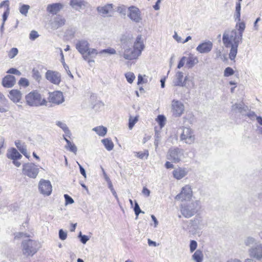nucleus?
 Returning <instances> with one entry per match:
<instances>
[{
  "instance_id": "f257e3e1",
  "label": "nucleus",
  "mask_w": 262,
  "mask_h": 262,
  "mask_svg": "<svg viewBox=\"0 0 262 262\" xmlns=\"http://www.w3.org/2000/svg\"><path fill=\"white\" fill-rule=\"evenodd\" d=\"M246 28L245 23L236 24V30L225 31L223 35V42L226 48H230L232 45L239 44L242 42L243 35Z\"/></svg>"
},
{
  "instance_id": "f03ea898",
  "label": "nucleus",
  "mask_w": 262,
  "mask_h": 262,
  "mask_svg": "<svg viewBox=\"0 0 262 262\" xmlns=\"http://www.w3.org/2000/svg\"><path fill=\"white\" fill-rule=\"evenodd\" d=\"M200 208V201L196 200L188 203L181 204L180 211L184 217L189 219L197 213Z\"/></svg>"
},
{
  "instance_id": "7ed1b4c3",
  "label": "nucleus",
  "mask_w": 262,
  "mask_h": 262,
  "mask_svg": "<svg viewBox=\"0 0 262 262\" xmlns=\"http://www.w3.org/2000/svg\"><path fill=\"white\" fill-rule=\"evenodd\" d=\"M25 99L26 103L30 106L46 105L47 103L46 99L42 98L40 94L37 91L30 92L26 96Z\"/></svg>"
},
{
  "instance_id": "20e7f679",
  "label": "nucleus",
  "mask_w": 262,
  "mask_h": 262,
  "mask_svg": "<svg viewBox=\"0 0 262 262\" xmlns=\"http://www.w3.org/2000/svg\"><path fill=\"white\" fill-rule=\"evenodd\" d=\"M21 245L23 254L26 256H33L40 248V244L37 241L32 239L24 241Z\"/></svg>"
},
{
  "instance_id": "39448f33",
  "label": "nucleus",
  "mask_w": 262,
  "mask_h": 262,
  "mask_svg": "<svg viewBox=\"0 0 262 262\" xmlns=\"http://www.w3.org/2000/svg\"><path fill=\"white\" fill-rule=\"evenodd\" d=\"M184 158V150L178 147L169 148L166 155V159L174 163H179Z\"/></svg>"
},
{
  "instance_id": "423d86ee",
  "label": "nucleus",
  "mask_w": 262,
  "mask_h": 262,
  "mask_svg": "<svg viewBox=\"0 0 262 262\" xmlns=\"http://www.w3.org/2000/svg\"><path fill=\"white\" fill-rule=\"evenodd\" d=\"M144 49V46L141 45V49H137V47H129L126 48L124 51H118V54L120 56H123L124 59L127 60H133L137 59L141 54L142 51Z\"/></svg>"
},
{
  "instance_id": "0eeeda50",
  "label": "nucleus",
  "mask_w": 262,
  "mask_h": 262,
  "mask_svg": "<svg viewBox=\"0 0 262 262\" xmlns=\"http://www.w3.org/2000/svg\"><path fill=\"white\" fill-rule=\"evenodd\" d=\"M23 173L30 178L35 179L39 172V168L33 163H27L23 164Z\"/></svg>"
},
{
  "instance_id": "6e6552de",
  "label": "nucleus",
  "mask_w": 262,
  "mask_h": 262,
  "mask_svg": "<svg viewBox=\"0 0 262 262\" xmlns=\"http://www.w3.org/2000/svg\"><path fill=\"white\" fill-rule=\"evenodd\" d=\"M248 253L251 258L258 261L262 259V243H258L256 245L252 246L248 249Z\"/></svg>"
},
{
  "instance_id": "1a4fd4ad",
  "label": "nucleus",
  "mask_w": 262,
  "mask_h": 262,
  "mask_svg": "<svg viewBox=\"0 0 262 262\" xmlns=\"http://www.w3.org/2000/svg\"><path fill=\"white\" fill-rule=\"evenodd\" d=\"M185 110L184 104L180 101L173 99L171 102V112L176 117H180Z\"/></svg>"
},
{
  "instance_id": "9d476101",
  "label": "nucleus",
  "mask_w": 262,
  "mask_h": 262,
  "mask_svg": "<svg viewBox=\"0 0 262 262\" xmlns=\"http://www.w3.org/2000/svg\"><path fill=\"white\" fill-rule=\"evenodd\" d=\"M128 17L136 23H140L142 19L141 12L140 9L136 6H132L128 8Z\"/></svg>"
},
{
  "instance_id": "9b49d317",
  "label": "nucleus",
  "mask_w": 262,
  "mask_h": 262,
  "mask_svg": "<svg viewBox=\"0 0 262 262\" xmlns=\"http://www.w3.org/2000/svg\"><path fill=\"white\" fill-rule=\"evenodd\" d=\"M45 77L51 83L56 85H59L61 82V74L57 71L48 70Z\"/></svg>"
},
{
  "instance_id": "f8f14e48",
  "label": "nucleus",
  "mask_w": 262,
  "mask_h": 262,
  "mask_svg": "<svg viewBox=\"0 0 262 262\" xmlns=\"http://www.w3.org/2000/svg\"><path fill=\"white\" fill-rule=\"evenodd\" d=\"M38 188L40 192L46 195H49L52 190V187L50 182L43 179H41L39 181Z\"/></svg>"
},
{
  "instance_id": "ddd939ff",
  "label": "nucleus",
  "mask_w": 262,
  "mask_h": 262,
  "mask_svg": "<svg viewBox=\"0 0 262 262\" xmlns=\"http://www.w3.org/2000/svg\"><path fill=\"white\" fill-rule=\"evenodd\" d=\"M66 19L60 15H57L50 21V25L51 28L53 30H57L66 24Z\"/></svg>"
},
{
  "instance_id": "4468645a",
  "label": "nucleus",
  "mask_w": 262,
  "mask_h": 262,
  "mask_svg": "<svg viewBox=\"0 0 262 262\" xmlns=\"http://www.w3.org/2000/svg\"><path fill=\"white\" fill-rule=\"evenodd\" d=\"M48 99L50 102L56 104H61L64 100L63 94L60 91H55L50 93Z\"/></svg>"
},
{
  "instance_id": "2eb2a0df",
  "label": "nucleus",
  "mask_w": 262,
  "mask_h": 262,
  "mask_svg": "<svg viewBox=\"0 0 262 262\" xmlns=\"http://www.w3.org/2000/svg\"><path fill=\"white\" fill-rule=\"evenodd\" d=\"M192 196V191L189 185H186L182 189L181 192L176 195V199L182 201L189 200Z\"/></svg>"
},
{
  "instance_id": "dca6fc26",
  "label": "nucleus",
  "mask_w": 262,
  "mask_h": 262,
  "mask_svg": "<svg viewBox=\"0 0 262 262\" xmlns=\"http://www.w3.org/2000/svg\"><path fill=\"white\" fill-rule=\"evenodd\" d=\"M89 47L90 43L85 39L78 40L75 45L76 49L82 55V57L87 52Z\"/></svg>"
},
{
  "instance_id": "f3484780",
  "label": "nucleus",
  "mask_w": 262,
  "mask_h": 262,
  "mask_svg": "<svg viewBox=\"0 0 262 262\" xmlns=\"http://www.w3.org/2000/svg\"><path fill=\"white\" fill-rule=\"evenodd\" d=\"M190 224L192 228L195 230L202 229L204 227L203 218L200 215H196L192 220L190 221Z\"/></svg>"
},
{
  "instance_id": "a211bd4d",
  "label": "nucleus",
  "mask_w": 262,
  "mask_h": 262,
  "mask_svg": "<svg viewBox=\"0 0 262 262\" xmlns=\"http://www.w3.org/2000/svg\"><path fill=\"white\" fill-rule=\"evenodd\" d=\"M121 47L124 50L132 47L133 36L130 34L122 35L120 38Z\"/></svg>"
},
{
  "instance_id": "6ab92c4d",
  "label": "nucleus",
  "mask_w": 262,
  "mask_h": 262,
  "mask_svg": "<svg viewBox=\"0 0 262 262\" xmlns=\"http://www.w3.org/2000/svg\"><path fill=\"white\" fill-rule=\"evenodd\" d=\"M70 5L73 9L80 11L88 7V3L84 0H71Z\"/></svg>"
},
{
  "instance_id": "aec40b11",
  "label": "nucleus",
  "mask_w": 262,
  "mask_h": 262,
  "mask_svg": "<svg viewBox=\"0 0 262 262\" xmlns=\"http://www.w3.org/2000/svg\"><path fill=\"white\" fill-rule=\"evenodd\" d=\"M16 83L15 77L11 75L5 76L2 79V85L5 88H10L13 87Z\"/></svg>"
},
{
  "instance_id": "412c9836",
  "label": "nucleus",
  "mask_w": 262,
  "mask_h": 262,
  "mask_svg": "<svg viewBox=\"0 0 262 262\" xmlns=\"http://www.w3.org/2000/svg\"><path fill=\"white\" fill-rule=\"evenodd\" d=\"M212 43L208 41L207 42H203L200 43L196 47V51L200 53H206L209 52L212 48Z\"/></svg>"
},
{
  "instance_id": "4be33fe9",
  "label": "nucleus",
  "mask_w": 262,
  "mask_h": 262,
  "mask_svg": "<svg viewBox=\"0 0 262 262\" xmlns=\"http://www.w3.org/2000/svg\"><path fill=\"white\" fill-rule=\"evenodd\" d=\"M232 111L235 113H238L242 115H245L248 110V107L243 102L239 103H236L232 105L231 107Z\"/></svg>"
},
{
  "instance_id": "5701e85b",
  "label": "nucleus",
  "mask_w": 262,
  "mask_h": 262,
  "mask_svg": "<svg viewBox=\"0 0 262 262\" xmlns=\"http://www.w3.org/2000/svg\"><path fill=\"white\" fill-rule=\"evenodd\" d=\"M113 6L112 4H108L102 7H98L97 10L102 15L111 16L109 14L113 12Z\"/></svg>"
},
{
  "instance_id": "b1692460",
  "label": "nucleus",
  "mask_w": 262,
  "mask_h": 262,
  "mask_svg": "<svg viewBox=\"0 0 262 262\" xmlns=\"http://www.w3.org/2000/svg\"><path fill=\"white\" fill-rule=\"evenodd\" d=\"M181 140L186 144H191L195 140L193 132H182L180 137Z\"/></svg>"
},
{
  "instance_id": "393cba45",
  "label": "nucleus",
  "mask_w": 262,
  "mask_h": 262,
  "mask_svg": "<svg viewBox=\"0 0 262 262\" xmlns=\"http://www.w3.org/2000/svg\"><path fill=\"white\" fill-rule=\"evenodd\" d=\"M188 173V170L186 168L178 167L175 169L172 174L173 177L177 180H180L185 177Z\"/></svg>"
},
{
  "instance_id": "a878e982",
  "label": "nucleus",
  "mask_w": 262,
  "mask_h": 262,
  "mask_svg": "<svg viewBox=\"0 0 262 262\" xmlns=\"http://www.w3.org/2000/svg\"><path fill=\"white\" fill-rule=\"evenodd\" d=\"M62 7L63 6L60 3H54L48 5L47 11L51 14H56Z\"/></svg>"
},
{
  "instance_id": "bb28decb",
  "label": "nucleus",
  "mask_w": 262,
  "mask_h": 262,
  "mask_svg": "<svg viewBox=\"0 0 262 262\" xmlns=\"http://www.w3.org/2000/svg\"><path fill=\"white\" fill-rule=\"evenodd\" d=\"M184 77L183 73L181 71H178L175 75V79L173 81L174 86H185V82H183Z\"/></svg>"
},
{
  "instance_id": "cd10ccee",
  "label": "nucleus",
  "mask_w": 262,
  "mask_h": 262,
  "mask_svg": "<svg viewBox=\"0 0 262 262\" xmlns=\"http://www.w3.org/2000/svg\"><path fill=\"white\" fill-rule=\"evenodd\" d=\"M9 97L14 102H18L21 98V93L17 90H12L9 92Z\"/></svg>"
},
{
  "instance_id": "c85d7f7f",
  "label": "nucleus",
  "mask_w": 262,
  "mask_h": 262,
  "mask_svg": "<svg viewBox=\"0 0 262 262\" xmlns=\"http://www.w3.org/2000/svg\"><path fill=\"white\" fill-rule=\"evenodd\" d=\"M241 4L239 2L236 3L235 6V11L234 14V18L235 21H236V24H240V23H245L244 21H241Z\"/></svg>"
},
{
  "instance_id": "c756f323",
  "label": "nucleus",
  "mask_w": 262,
  "mask_h": 262,
  "mask_svg": "<svg viewBox=\"0 0 262 262\" xmlns=\"http://www.w3.org/2000/svg\"><path fill=\"white\" fill-rule=\"evenodd\" d=\"M260 243L255 238L251 236H246L244 240V244L248 247L251 248L252 246L256 245L257 243Z\"/></svg>"
},
{
  "instance_id": "7c9ffc66",
  "label": "nucleus",
  "mask_w": 262,
  "mask_h": 262,
  "mask_svg": "<svg viewBox=\"0 0 262 262\" xmlns=\"http://www.w3.org/2000/svg\"><path fill=\"white\" fill-rule=\"evenodd\" d=\"M186 66L188 69H191L199 62L198 58L192 55H190L186 57Z\"/></svg>"
},
{
  "instance_id": "2f4dec72",
  "label": "nucleus",
  "mask_w": 262,
  "mask_h": 262,
  "mask_svg": "<svg viewBox=\"0 0 262 262\" xmlns=\"http://www.w3.org/2000/svg\"><path fill=\"white\" fill-rule=\"evenodd\" d=\"M7 157L8 158L13 160L20 159L22 156L15 148H13L8 151Z\"/></svg>"
},
{
  "instance_id": "473e14b6",
  "label": "nucleus",
  "mask_w": 262,
  "mask_h": 262,
  "mask_svg": "<svg viewBox=\"0 0 262 262\" xmlns=\"http://www.w3.org/2000/svg\"><path fill=\"white\" fill-rule=\"evenodd\" d=\"M239 46V44L236 45H232L230 48V51L229 54V57L231 60H234L236 56V54L237 53V48Z\"/></svg>"
},
{
  "instance_id": "72a5a7b5",
  "label": "nucleus",
  "mask_w": 262,
  "mask_h": 262,
  "mask_svg": "<svg viewBox=\"0 0 262 262\" xmlns=\"http://www.w3.org/2000/svg\"><path fill=\"white\" fill-rule=\"evenodd\" d=\"M98 52L95 49L90 48V47L88 48V51L84 56L83 58L84 60H87L89 57H94L96 55L98 54Z\"/></svg>"
},
{
  "instance_id": "f704fd0d",
  "label": "nucleus",
  "mask_w": 262,
  "mask_h": 262,
  "mask_svg": "<svg viewBox=\"0 0 262 262\" xmlns=\"http://www.w3.org/2000/svg\"><path fill=\"white\" fill-rule=\"evenodd\" d=\"M15 144L18 150L26 157H28L27 155V148L25 145L23 144H21L20 141L17 140L15 142Z\"/></svg>"
},
{
  "instance_id": "c9c22d12",
  "label": "nucleus",
  "mask_w": 262,
  "mask_h": 262,
  "mask_svg": "<svg viewBox=\"0 0 262 262\" xmlns=\"http://www.w3.org/2000/svg\"><path fill=\"white\" fill-rule=\"evenodd\" d=\"M203 255L202 252L197 250L192 256V258L196 262H202Z\"/></svg>"
},
{
  "instance_id": "e433bc0d",
  "label": "nucleus",
  "mask_w": 262,
  "mask_h": 262,
  "mask_svg": "<svg viewBox=\"0 0 262 262\" xmlns=\"http://www.w3.org/2000/svg\"><path fill=\"white\" fill-rule=\"evenodd\" d=\"M105 148L108 150H112L114 147V144L112 141L108 139H104L101 140Z\"/></svg>"
},
{
  "instance_id": "4c0bfd02",
  "label": "nucleus",
  "mask_w": 262,
  "mask_h": 262,
  "mask_svg": "<svg viewBox=\"0 0 262 262\" xmlns=\"http://www.w3.org/2000/svg\"><path fill=\"white\" fill-rule=\"evenodd\" d=\"M192 125V121L184 117L183 118V124L182 126V129L183 131L185 129L189 130L191 129V127Z\"/></svg>"
},
{
  "instance_id": "58836bf2",
  "label": "nucleus",
  "mask_w": 262,
  "mask_h": 262,
  "mask_svg": "<svg viewBox=\"0 0 262 262\" xmlns=\"http://www.w3.org/2000/svg\"><path fill=\"white\" fill-rule=\"evenodd\" d=\"M166 120V117L163 115H159L158 116L156 121L159 124L161 129L164 126Z\"/></svg>"
},
{
  "instance_id": "ea45409f",
  "label": "nucleus",
  "mask_w": 262,
  "mask_h": 262,
  "mask_svg": "<svg viewBox=\"0 0 262 262\" xmlns=\"http://www.w3.org/2000/svg\"><path fill=\"white\" fill-rule=\"evenodd\" d=\"M29 9H30L29 5L23 4L19 8V12L21 14H23L25 16H26L28 12V10H29Z\"/></svg>"
},
{
  "instance_id": "a19ab883",
  "label": "nucleus",
  "mask_w": 262,
  "mask_h": 262,
  "mask_svg": "<svg viewBox=\"0 0 262 262\" xmlns=\"http://www.w3.org/2000/svg\"><path fill=\"white\" fill-rule=\"evenodd\" d=\"M142 36L141 35H138L136 39V41L134 43V47H137V49H141V45H142L144 47V45L143 44V41L141 40Z\"/></svg>"
},
{
  "instance_id": "79ce46f5",
  "label": "nucleus",
  "mask_w": 262,
  "mask_h": 262,
  "mask_svg": "<svg viewBox=\"0 0 262 262\" xmlns=\"http://www.w3.org/2000/svg\"><path fill=\"white\" fill-rule=\"evenodd\" d=\"M125 76L127 82L129 83H133L135 79V76L132 72H128L125 74Z\"/></svg>"
},
{
  "instance_id": "37998d69",
  "label": "nucleus",
  "mask_w": 262,
  "mask_h": 262,
  "mask_svg": "<svg viewBox=\"0 0 262 262\" xmlns=\"http://www.w3.org/2000/svg\"><path fill=\"white\" fill-rule=\"evenodd\" d=\"M32 77L38 82L40 81L41 79L39 72L35 69H33L32 70Z\"/></svg>"
},
{
  "instance_id": "c03bdc74",
  "label": "nucleus",
  "mask_w": 262,
  "mask_h": 262,
  "mask_svg": "<svg viewBox=\"0 0 262 262\" xmlns=\"http://www.w3.org/2000/svg\"><path fill=\"white\" fill-rule=\"evenodd\" d=\"M136 154L137 157L141 159H143L144 158L147 159L148 157V151L147 150H144L143 152H136Z\"/></svg>"
},
{
  "instance_id": "a18cd8bd",
  "label": "nucleus",
  "mask_w": 262,
  "mask_h": 262,
  "mask_svg": "<svg viewBox=\"0 0 262 262\" xmlns=\"http://www.w3.org/2000/svg\"><path fill=\"white\" fill-rule=\"evenodd\" d=\"M18 49L16 48H12L8 53V56L10 58H13L18 54Z\"/></svg>"
},
{
  "instance_id": "49530a36",
  "label": "nucleus",
  "mask_w": 262,
  "mask_h": 262,
  "mask_svg": "<svg viewBox=\"0 0 262 262\" xmlns=\"http://www.w3.org/2000/svg\"><path fill=\"white\" fill-rule=\"evenodd\" d=\"M116 11L120 14L125 16L126 12V7L124 5L118 6L116 8Z\"/></svg>"
},
{
  "instance_id": "de8ad7c7",
  "label": "nucleus",
  "mask_w": 262,
  "mask_h": 262,
  "mask_svg": "<svg viewBox=\"0 0 262 262\" xmlns=\"http://www.w3.org/2000/svg\"><path fill=\"white\" fill-rule=\"evenodd\" d=\"M56 124L61 128L63 131H70L67 124L63 122L58 121L56 122Z\"/></svg>"
},
{
  "instance_id": "09e8293b",
  "label": "nucleus",
  "mask_w": 262,
  "mask_h": 262,
  "mask_svg": "<svg viewBox=\"0 0 262 262\" xmlns=\"http://www.w3.org/2000/svg\"><path fill=\"white\" fill-rule=\"evenodd\" d=\"M234 73V71L231 68L227 67L224 70V75L225 77H229L233 75Z\"/></svg>"
},
{
  "instance_id": "8fccbe9b",
  "label": "nucleus",
  "mask_w": 262,
  "mask_h": 262,
  "mask_svg": "<svg viewBox=\"0 0 262 262\" xmlns=\"http://www.w3.org/2000/svg\"><path fill=\"white\" fill-rule=\"evenodd\" d=\"M18 84L24 87H27L29 85V82L27 79L21 78L18 81Z\"/></svg>"
},
{
  "instance_id": "3c124183",
  "label": "nucleus",
  "mask_w": 262,
  "mask_h": 262,
  "mask_svg": "<svg viewBox=\"0 0 262 262\" xmlns=\"http://www.w3.org/2000/svg\"><path fill=\"white\" fill-rule=\"evenodd\" d=\"M134 211H135V213L136 215V219H137L139 214L140 213H144V212L142 211H141V210L140 209V207L138 204V203L136 201L135 202V207H134Z\"/></svg>"
},
{
  "instance_id": "603ef678",
  "label": "nucleus",
  "mask_w": 262,
  "mask_h": 262,
  "mask_svg": "<svg viewBox=\"0 0 262 262\" xmlns=\"http://www.w3.org/2000/svg\"><path fill=\"white\" fill-rule=\"evenodd\" d=\"M100 54L107 53V54H115L116 53V51L113 48H108L107 49L101 50L100 52Z\"/></svg>"
},
{
  "instance_id": "864d4df0",
  "label": "nucleus",
  "mask_w": 262,
  "mask_h": 262,
  "mask_svg": "<svg viewBox=\"0 0 262 262\" xmlns=\"http://www.w3.org/2000/svg\"><path fill=\"white\" fill-rule=\"evenodd\" d=\"M137 121V117H135L134 118L130 117L128 123V127L130 129H132L133 127L134 126V125L135 124Z\"/></svg>"
},
{
  "instance_id": "5fc2aeb1",
  "label": "nucleus",
  "mask_w": 262,
  "mask_h": 262,
  "mask_svg": "<svg viewBox=\"0 0 262 262\" xmlns=\"http://www.w3.org/2000/svg\"><path fill=\"white\" fill-rule=\"evenodd\" d=\"M7 73L8 74H14V75H16L17 76H20L21 75V73L19 71H18L17 69H16L15 68H10V69H9L7 71Z\"/></svg>"
},
{
  "instance_id": "6e6d98bb",
  "label": "nucleus",
  "mask_w": 262,
  "mask_h": 262,
  "mask_svg": "<svg viewBox=\"0 0 262 262\" xmlns=\"http://www.w3.org/2000/svg\"><path fill=\"white\" fill-rule=\"evenodd\" d=\"M190 251L192 253L195 250H196L198 244L197 242L194 240H191L190 243Z\"/></svg>"
},
{
  "instance_id": "4d7b16f0",
  "label": "nucleus",
  "mask_w": 262,
  "mask_h": 262,
  "mask_svg": "<svg viewBox=\"0 0 262 262\" xmlns=\"http://www.w3.org/2000/svg\"><path fill=\"white\" fill-rule=\"evenodd\" d=\"M78 237L80 238V242L83 244H85L86 243V242L89 240V237L87 236V235H82L81 232H80L79 233V234L78 235Z\"/></svg>"
},
{
  "instance_id": "13d9d810",
  "label": "nucleus",
  "mask_w": 262,
  "mask_h": 262,
  "mask_svg": "<svg viewBox=\"0 0 262 262\" xmlns=\"http://www.w3.org/2000/svg\"><path fill=\"white\" fill-rule=\"evenodd\" d=\"M39 34L38 32L35 30H32L31 31L29 34V38L31 40H35L37 37H38Z\"/></svg>"
},
{
  "instance_id": "bf43d9fd",
  "label": "nucleus",
  "mask_w": 262,
  "mask_h": 262,
  "mask_svg": "<svg viewBox=\"0 0 262 262\" xmlns=\"http://www.w3.org/2000/svg\"><path fill=\"white\" fill-rule=\"evenodd\" d=\"M67 233L64 232L62 229H60L59 231V237L61 240L64 241L67 238Z\"/></svg>"
},
{
  "instance_id": "052dcab7",
  "label": "nucleus",
  "mask_w": 262,
  "mask_h": 262,
  "mask_svg": "<svg viewBox=\"0 0 262 262\" xmlns=\"http://www.w3.org/2000/svg\"><path fill=\"white\" fill-rule=\"evenodd\" d=\"M64 197L65 199L66 205L72 204L74 203V200L68 194H64Z\"/></svg>"
},
{
  "instance_id": "680f3d73",
  "label": "nucleus",
  "mask_w": 262,
  "mask_h": 262,
  "mask_svg": "<svg viewBox=\"0 0 262 262\" xmlns=\"http://www.w3.org/2000/svg\"><path fill=\"white\" fill-rule=\"evenodd\" d=\"M10 9H6V10L3 13V14L2 15L3 23H5V21L7 20L8 17L10 14Z\"/></svg>"
},
{
  "instance_id": "e2e57ef3",
  "label": "nucleus",
  "mask_w": 262,
  "mask_h": 262,
  "mask_svg": "<svg viewBox=\"0 0 262 262\" xmlns=\"http://www.w3.org/2000/svg\"><path fill=\"white\" fill-rule=\"evenodd\" d=\"M186 57L183 56L182 57L180 60L179 61L178 66L177 68L181 69L182 67H183L185 64V62L186 61Z\"/></svg>"
},
{
  "instance_id": "0e129e2a",
  "label": "nucleus",
  "mask_w": 262,
  "mask_h": 262,
  "mask_svg": "<svg viewBox=\"0 0 262 262\" xmlns=\"http://www.w3.org/2000/svg\"><path fill=\"white\" fill-rule=\"evenodd\" d=\"M10 2L8 0H5L1 2L0 4V8L3 7H6V9H10L9 7Z\"/></svg>"
},
{
  "instance_id": "69168bd1",
  "label": "nucleus",
  "mask_w": 262,
  "mask_h": 262,
  "mask_svg": "<svg viewBox=\"0 0 262 262\" xmlns=\"http://www.w3.org/2000/svg\"><path fill=\"white\" fill-rule=\"evenodd\" d=\"M92 131H107V129L106 127L101 125L93 128Z\"/></svg>"
},
{
  "instance_id": "338daca9",
  "label": "nucleus",
  "mask_w": 262,
  "mask_h": 262,
  "mask_svg": "<svg viewBox=\"0 0 262 262\" xmlns=\"http://www.w3.org/2000/svg\"><path fill=\"white\" fill-rule=\"evenodd\" d=\"M147 81V80L146 79V80H144L143 77H142V76L140 74H139L138 75V82H137V84L138 85H140V84H142L143 83H146Z\"/></svg>"
},
{
  "instance_id": "774afa93",
  "label": "nucleus",
  "mask_w": 262,
  "mask_h": 262,
  "mask_svg": "<svg viewBox=\"0 0 262 262\" xmlns=\"http://www.w3.org/2000/svg\"><path fill=\"white\" fill-rule=\"evenodd\" d=\"M81 174L85 178L86 177V172L84 168L78 163Z\"/></svg>"
}]
</instances>
